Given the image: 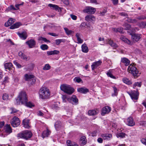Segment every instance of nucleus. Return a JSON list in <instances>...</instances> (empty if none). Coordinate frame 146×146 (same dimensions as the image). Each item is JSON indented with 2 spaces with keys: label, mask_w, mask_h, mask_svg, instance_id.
Here are the masks:
<instances>
[{
  "label": "nucleus",
  "mask_w": 146,
  "mask_h": 146,
  "mask_svg": "<svg viewBox=\"0 0 146 146\" xmlns=\"http://www.w3.org/2000/svg\"><path fill=\"white\" fill-rule=\"evenodd\" d=\"M91 135L92 137L96 136L97 135L98 132L97 131H94L92 132L91 133Z\"/></svg>",
  "instance_id": "nucleus-61"
},
{
  "label": "nucleus",
  "mask_w": 146,
  "mask_h": 146,
  "mask_svg": "<svg viewBox=\"0 0 146 146\" xmlns=\"http://www.w3.org/2000/svg\"><path fill=\"white\" fill-rule=\"evenodd\" d=\"M32 135V134L30 131L26 130L18 133L17 135V137L19 138L28 139L31 137Z\"/></svg>",
  "instance_id": "nucleus-4"
},
{
  "label": "nucleus",
  "mask_w": 146,
  "mask_h": 146,
  "mask_svg": "<svg viewBox=\"0 0 146 146\" xmlns=\"http://www.w3.org/2000/svg\"><path fill=\"white\" fill-rule=\"evenodd\" d=\"M85 20L88 22L94 21L95 18L93 15H87L85 17Z\"/></svg>",
  "instance_id": "nucleus-23"
},
{
  "label": "nucleus",
  "mask_w": 146,
  "mask_h": 146,
  "mask_svg": "<svg viewBox=\"0 0 146 146\" xmlns=\"http://www.w3.org/2000/svg\"><path fill=\"white\" fill-rule=\"evenodd\" d=\"M50 132L48 129L44 131L42 133V136L43 138L47 137L50 135Z\"/></svg>",
  "instance_id": "nucleus-31"
},
{
  "label": "nucleus",
  "mask_w": 146,
  "mask_h": 146,
  "mask_svg": "<svg viewBox=\"0 0 146 146\" xmlns=\"http://www.w3.org/2000/svg\"><path fill=\"white\" fill-rule=\"evenodd\" d=\"M142 84V82H135L133 84V88H135L136 87L140 88Z\"/></svg>",
  "instance_id": "nucleus-37"
},
{
  "label": "nucleus",
  "mask_w": 146,
  "mask_h": 146,
  "mask_svg": "<svg viewBox=\"0 0 146 146\" xmlns=\"http://www.w3.org/2000/svg\"><path fill=\"white\" fill-rule=\"evenodd\" d=\"M113 88L114 92V93L112 95L113 96H116L117 94V89L115 87H113Z\"/></svg>",
  "instance_id": "nucleus-58"
},
{
  "label": "nucleus",
  "mask_w": 146,
  "mask_h": 146,
  "mask_svg": "<svg viewBox=\"0 0 146 146\" xmlns=\"http://www.w3.org/2000/svg\"><path fill=\"white\" fill-rule=\"evenodd\" d=\"M127 93L133 101L138 99L139 93L137 89L136 91L134 90L130 92H128Z\"/></svg>",
  "instance_id": "nucleus-6"
},
{
  "label": "nucleus",
  "mask_w": 146,
  "mask_h": 146,
  "mask_svg": "<svg viewBox=\"0 0 146 146\" xmlns=\"http://www.w3.org/2000/svg\"><path fill=\"white\" fill-rule=\"evenodd\" d=\"M11 123L13 127H16L20 125V121L18 117L15 116L11 120Z\"/></svg>",
  "instance_id": "nucleus-7"
},
{
  "label": "nucleus",
  "mask_w": 146,
  "mask_h": 146,
  "mask_svg": "<svg viewBox=\"0 0 146 146\" xmlns=\"http://www.w3.org/2000/svg\"><path fill=\"white\" fill-rule=\"evenodd\" d=\"M50 92L49 90L45 87L41 88L39 91V97L40 98L44 99L49 98Z\"/></svg>",
  "instance_id": "nucleus-2"
},
{
  "label": "nucleus",
  "mask_w": 146,
  "mask_h": 146,
  "mask_svg": "<svg viewBox=\"0 0 146 146\" xmlns=\"http://www.w3.org/2000/svg\"><path fill=\"white\" fill-rule=\"evenodd\" d=\"M50 68V66L48 64H46L43 67V69L44 70H48Z\"/></svg>",
  "instance_id": "nucleus-53"
},
{
  "label": "nucleus",
  "mask_w": 146,
  "mask_h": 146,
  "mask_svg": "<svg viewBox=\"0 0 146 146\" xmlns=\"http://www.w3.org/2000/svg\"><path fill=\"white\" fill-rule=\"evenodd\" d=\"M48 6L51 8V9H54L56 11H62L63 9L62 8L59 7L57 5L54 4H49L48 5Z\"/></svg>",
  "instance_id": "nucleus-11"
},
{
  "label": "nucleus",
  "mask_w": 146,
  "mask_h": 146,
  "mask_svg": "<svg viewBox=\"0 0 146 146\" xmlns=\"http://www.w3.org/2000/svg\"><path fill=\"white\" fill-rule=\"evenodd\" d=\"M24 3L22 2L20 4H17L15 5V6L17 8V10L19 9V7L20 6L23 5Z\"/></svg>",
  "instance_id": "nucleus-56"
},
{
  "label": "nucleus",
  "mask_w": 146,
  "mask_h": 146,
  "mask_svg": "<svg viewBox=\"0 0 146 146\" xmlns=\"http://www.w3.org/2000/svg\"><path fill=\"white\" fill-rule=\"evenodd\" d=\"M77 91L78 92L84 94H86L89 92L88 89L85 88H79L78 89Z\"/></svg>",
  "instance_id": "nucleus-27"
},
{
  "label": "nucleus",
  "mask_w": 146,
  "mask_h": 146,
  "mask_svg": "<svg viewBox=\"0 0 146 146\" xmlns=\"http://www.w3.org/2000/svg\"><path fill=\"white\" fill-rule=\"evenodd\" d=\"M60 88L61 90L68 94H71L74 92V89L68 85L63 84L61 85Z\"/></svg>",
  "instance_id": "nucleus-3"
},
{
  "label": "nucleus",
  "mask_w": 146,
  "mask_h": 146,
  "mask_svg": "<svg viewBox=\"0 0 146 146\" xmlns=\"http://www.w3.org/2000/svg\"><path fill=\"white\" fill-rule=\"evenodd\" d=\"M111 71V70H109L106 74L108 77H110L112 78L115 79V77L112 74Z\"/></svg>",
  "instance_id": "nucleus-46"
},
{
  "label": "nucleus",
  "mask_w": 146,
  "mask_h": 146,
  "mask_svg": "<svg viewBox=\"0 0 146 146\" xmlns=\"http://www.w3.org/2000/svg\"><path fill=\"white\" fill-rule=\"evenodd\" d=\"M17 9L15 8L14 6L13 5H11L7 7L6 10L9 11L11 10H16Z\"/></svg>",
  "instance_id": "nucleus-47"
},
{
  "label": "nucleus",
  "mask_w": 146,
  "mask_h": 146,
  "mask_svg": "<svg viewBox=\"0 0 146 146\" xmlns=\"http://www.w3.org/2000/svg\"><path fill=\"white\" fill-rule=\"evenodd\" d=\"M48 34L53 36H58V34L52 33H48Z\"/></svg>",
  "instance_id": "nucleus-62"
},
{
  "label": "nucleus",
  "mask_w": 146,
  "mask_h": 146,
  "mask_svg": "<svg viewBox=\"0 0 146 146\" xmlns=\"http://www.w3.org/2000/svg\"><path fill=\"white\" fill-rule=\"evenodd\" d=\"M127 70L129 73H131L135 77H137L140 75V73H139L137 68L135 66L132 64L129 66Z\"/></svg>",
  "instance_id": "nucleus-5"
},
{
  "label": "nucleus",
  "mask_w": 146,
  "mask_h": 146,
  "mask_svg": "<svg viewBox=\"0 0 146 146\" xmlns=\"http://www.w3.org/2000/svg\"><path fill=\"white\" fill-rule=\"evenodd\" d=\"M111 110V108L108 106H105L102 109L101 114L104 115L105 114L108 113Z\"/></svg>",
  "instance_id": "nucleus-10"
},
{
  "label": "nucleus",
  "mask_w": 146,
  "mask_h": 146,
  "mask_svg": "<svg viewBox=\"0 0 146 146\" xmlns=\"http://www.w3.org/2000/svg\"><path fill=\"white\" fill-rule=\"evenodd\" d=\"M107 42H108V44L114 48H115L118 46L117 44L114 43L113 41L110 39H108L107 40Z\"/></svg>",
  "instance_id": "nucleus-25"
},
{
  "label": "nucleus",
  "mask_w": 146,
  "mask_h": 146,
  "mask_svg": "<svg viewBox=\"0 0 146 146\" xmlns=\"http://www.w3.org/2000/svg\"><path fill=\"white\" fill-rule=\"evenodd\" d=\"M68 146H78L77 144L74 142H72L70 140H68L66 142Z\"/></svg>",
  "instance_id": "nucleus-40"
},
{
  "label": "nucleus",
  "mask_w": 146,
  "mask_h": 146,
  "mask_svg": "<svg viewBox=\"0 0 146 146\" xmlns=\"http://www.w3.org/2000/svg\"><path fill=\"white\" fill-rule=\"evenodd\" d=\"M25 80H32L33 83H35V80L33 78V75L26 74L25 75Z\"/></svg>",
  "instance_id": "nucleus-18"
},
{
  "label": "nucleus",
  "mask_w": 146,
  "mask_h": 146,
  "mask_svg": "<svg viewBox=\"0 0 146 146\" xmlns=\"http://www.w3.org/2000/svg\"><path fill=\"white\" fill-rule=\"evenodd\" d=\"M121 62L123 63L125 66H128L129 65L130 63V61L129 60L125 57L121 58Z\"/></svg>",
  "instance_id": "nucleus-24"
},
{
  "label": "nucleus",
  "mask_w": 146,
  "mask_h": 146,
  "mask_svg": "<svg viewBox=\"0 0 146 146\" xmlns=\"http://www.w3.org/2000/svg\"><path fill=\"white\" fill-rule=\"evenodd\" d=\"M74 80L75 82H77L78 83H80L82 81V80L80 78L78 77H75L74 79Z\"/></svg>",
  "instance_id": "nucleus-50"
},
{
  "label": "nucleus",
  "mask_w": 146,
  "mask_h": 146,
  "mask_svg": "<svg viewBox=\"0 0 146 146\" xmlns=\"http://www.w3.org/2000/svg\"><path fill=\"white\" fill-rule=\"evenodd\" d=\"M4 67L5 69H8L10 70L13 66L12 63L10 62L5 63L4 64Z\"/></svg>",
  "instance_id": "nucleus-33"
},
{
  "label": "nucleus",
  "mask_w": 146,
  "mask_h": 146,
  "mask_svg": "<svg viewBox=\"0 0 146 146\" xmlns=\"http://www.w3.org/2000/svg\"><path fill=\"white\" fill-rule=\"evenodd\" d=\"M137 19L139 20H144L146 19V17L142 15L137 17Z\"/></svg>",
  "instance_id": "nucleus-60"
},
{
  "label": "nucleus",
  "mask_w": 146,
  "mask_h": 146,
  "mask_svg": "<svg viewBox=\"0 0 146 146\" xmlns=\"http://www.w3.org/2000/svg\"><path fill=\"white\" fill-rule=\"evenodd\" d=\"M123 82L127 84H132L131 81L127 78H124L123 79Z\"/></svg>",
  "instance_id": "nucleus-44"
},
{
  "label": "nucleus",
  "mask_w": 146,
  "mask_h": 146,
  "mask_svg": "<svg viewBox=\"0 0 146 146\" xmlns=\"http://www.w3.org/2000/svg\"><path fill=\"white\" fill-rule=\"evenodd\" d=\"M60 53V51L54 50L53 51H48L47 52V53L48 55H50L54 54H58Z\"/></svg>",
  "instance_id": "nucleus-28"
},
{
  "label": "nucleus",
  "mask_w": 146,
  "mask_h": 146,
  "mask_svg": "<svg viewBox=\"0 0 146 146\" xmlns=\"http://www.w3.org/2000/svg\"><path fill=\"white\" fill-rule=\"evenodd\" d=\"M76 36L77 38L78 43H82L83 42V40L80 38V34L79 33H77L76 35Z\"/></svg>",
  "instance_id": "nucleus-36"
},
{
  "label": "nucleus",
  "mask_w": 146,
  "mask_h": 146,
  "mask_svg": "<svg viewBox=\"0 0 146 146\" xmlns=\"http://www.w3.org/2000/svg\"><path fill=\"white\" fill-rule=\"evenodd\" d=\"M139 26L140 27L144 28L146 27V22H141L139 24Z\"/></svg>",
  "instance_id": "nucleus-49"
},
{
  "label": "nucleus",
  "mask_w": 146,
  "mask_h": 146,
  "mask_svg": "<svg viewBox=\"0 0 146 146\" xmlns=\"http://www.w3.org/2000/svg\"><path fill=\"white\" fill-rule=\"evenodd\" d=\"M13 63L18 68H21L22 67V66L19 63H18L16 61H14Z\"/></svg>",
  "instance_id": "nucleus-57"
},
{
  "label": "nucleus",
  "mask_w": 146,
  "mask_h": 146,
  "mask_svg": "<svg viewBox=\"0 0 146 146\" xmlns=\"http://www.w3.org/2000/svg\"><path fill=\"white\" fill-rule=\"evenodd\" d=\"M15 100L16 102L15 103L17 105H19L20 103L21 104H23L28 101L27 96L26 92L24 91L21 92Z\"/></svg>",
  "instance_id": "nucleus-1"
},
{
  "label": "nucleus",
  "mask_w": 146,
  "mask_h": 146,
  "mask_svg": "<svg viewBox=\"0 0 146 146\" xmlns=\"http://www.w3.org/2000/svg\"><path fill=\"white\" fill-rule=\"evenodd\" d=\"M39 40L44 41L45 42L50 43V41L48 40H47L46 38L42 37H40L39 39Z\"/></svg>",
  "instance_id": "nucleus-55"
},
{
  "label": "nucleus",
  "mask_w": 146,
  "mask_h": 146,
  "mask_svg": "<svg viewBox=\"0 0 146 146\" xmlns=\"http://www.w3.org/2000/svg\"><path fill=\"white\" fill-rule=\"evenodd\" d=\"M99 112V110H92L88 111V113L90 115H94L97 114Z\"/></svg>",
  "instance_id": "nucleus-29"
},
{
  "label": "nucleus",
  "mask_w": 146,
  "mask_h": 146,
  "mask_svg": "<svg viewBox=\"0 0 146 146\" xmlns=\"http://www.w3.org/2000/svg\"><path fill=\"white\" fill-rule=\"evenodd\" d=\"M40 48L42 50H45L48 49V46L46 44H42L40 46Z\"/></svg>",
  "instance_id": "nucleus-51"
},
{
  "label": "nucleus",
  "mask_w": 146,
  "mask_h": 146,
  "mask_svg": "<svg viewBox=\"0 0 146 146\" xmlns=\"http://www.w3.org/2000/svg\"><path fill=\"white\" fill-rule=\"evenodd\" d=\"M102 63V61L100 60L97 62H93L91 66L92 70H94L96 68L100 65Z\"/></svg>",
  "instance_id": "nucleus-15"
},
{
  "label": "nucleus",
  "mask_w": 146,
  "mask_h": 146,
  "mask_svg": "<svg viewBox=\"0 0 146 146\" xmlns=\"http://www.w3.org/2000/svg\"><path fill=\"white\" fill-rule=\"evenodd\" d=\"M120 38L122 41L125 43H126L129 45H131L132 44L131 41L129 40H128L127 38H126L125 36H122Z\"/></svg>",
  "instance_id": "nucleus-30"
},
{
  "label": "nucleus",
  "mask_w": 146,
  "mask_h": 146,
  "mask_svg": "<svg viewBox=\"0 0 146 146\" xmlns=\"http://www.w3.org/2000/svg\"><path fill=\"white\" fill-rule=\"evenodd\" d=\"M101 136L104 140H110L112 137V135L111 134L106 133L101 134Z\"/></svg>",
  "instance_id": "nucleus-16"
},
{
  "label": "nucleus",
  "mask_w": 146,
  "mask_h": 146,
  "mask_svg": "<svg viewBox=\"0 0 146 146\" xmlns=\"http://www.w3.org/2000/svg\"><path fill=\"white\" fill-rule=\"evenodd\" d=\"M15 20L13 18H10L7 22L5 24V25L6 27H8L11 25L14 22Z\"/></svg>",
  "instance_id": "nucleus-22"
},
{
  "label": "nucleus",
  "mask_w": 146,
  "mask_h": 146,
  "mask_svg": "<svg viewBox=\"0 0 146 146\" xmlns=\"http://www.w3.org/2000/svg\"><path fill=\"white\" fill-rule=\"evenodd\" d=\"M64 40L63 39H57L55 40L56 44L59 45L61 42H64Z\"/></svg>",
  "instance_id": "nucleus-54"
},
{
  "label": "nucleus",
  "mask_w": 146,
  "mask_h": 146,
  "mask_svg": "<svg viewBox=\"0 0 146 146\" xmlns=\"http://www.w3.org/2000/svg\"><path fill=\"white\" fill-rule=\"evenodd\" d=\"M140 125L145 126L146 125V121H141L139 122Z\"/></svg>",
  "instance_id": "nucleus-59"
},
{
  "label": "nucleus",
  "mask_w": 146,
  "mask_h": 146,
  "mask_svg": "<svg viewBox=\"0 0 146 146\" xmlns=\"http://www.w3.org/2000/svg\"><path fill=\"white\" fill-rule=\"evenodd\" d=\"M17 33L20 38L23 40L26 39L27 36V34L25 32H24L21 33L18 32Z\"/></svg>",
  "instance_id": "nucleus-20"
},
{
  "label": "nucleus",
  "mask_w": 146,
  "mask_h": 146,
  "mask_svg": "<svg viewBox=\"0 0 146 146\" xmlns=\"http://www.w3.org/2000/svg\"><path fill=\"white\" fill-rule=\"evenodd\" d=\"M23 105H24L30 108L34 106V104L30 102H28V101H27L25 103L23 104Z\"/></svg>",
  "instance_id": "nucleus-43"
},
{
  "label": "nucleus",
  "mask_w": 146,
  "mask_h": 146,
  "mask_svg": "<svg viewBox=\"0 0 146 146\" xmlns=\"http://www.w3.org/2000/svg\"><path fill=\"white\" fill-rule=\"evenodd\" d=\"M127 21L129 23H135L137 22V21L136 19H132L131 18H128Z\"/></svg>",
  "instance_id": "nucleus-45"
},
{
  "label": "nucleus",
  "mask_w": 146,
  "mask_h": 146,
  "mask_svg": "<svg viewBox=\"0 0 146 146\" xmlns=\"http://www.w3.org/2000/svg\"><path fill=\"white\" fill-rule=\"evenodd\" d=\"M62 101L63 102H70L71 101V99L70 97L65 95H63L62 96Z\"/></svg>",
  "instance_id": "nucleus-26"
},
{
  "label": "nucleus",
  "mask_w": 146,
  "mask_h": 146,
  "mask_svg": "<svg viewBox=\"0 0 146 146\" xmlns=\"http://www.w3.org/2000/svg\"><path fill=\"white\" fill-rule=\"evenodd\" d=\"M4 129L5 132L8 134L12 132V129L9 125H6L4 127Z\"/></svg>",
  "instance_id": "nucleus-12"
},
{
  "label": "nucleus",
  "mask_w": 146,
  "mask_h": 146,
  "mask_svg": "<svg viewBox=\"0 0 146 146\" xmlns=\"http://www.w3.org/2000/svg\"><path fill=\"white\" fill-rule=\"evenodd\" d=\"M127 123L128 125L132 126H134L135 123L132 117H129L127 119Z\"/></svg>",
  "instance_id": "nucleus-14"
},
{
  "label": "nucleus",
  "mask_w": 146,
  "mask_h": 146,
  "mask_svg": "<svg viewBox=\"0 0 146 146\" xmlns=\"http://www.w3.org/2000/svg\"><path fill=\"white\" fill-rule=\"evenodd\" d=\"M141 35L139 34H135L132 35V38L133 42H137L141 38Z\"/></svg>",
  "instance_id": "nucleus-13"
},
{
  "label": "nucleus",
  "mask_w": 146,
  "mask_h": 146,
  "mask_svg": "<svg viewBox=\"0 0 146 146\" xmlns=\"http://www.w3.org/2000/svg\"><path fill=\"white\" fill-rule=\"evenodd\" d=\"M123 26L125 27V29L126 30H129L131 27V25L127 23H125L123 25Z\"/></svg>",
  "instance_id": "nucleus-52"
},
{
  "label": "nucleus",
  "mask_w": 146,
  "mask_h": 146,
  "mask_svg": "<svg viewBox=\"0 0 146 146\" xmlns=\"http://www.w3.org/2000/svg\"><path fill=\"white\" fill-rule=\"evenodd\" d=\"M18 55L22 59L25 60H27V57L22 52H19L18 53Z\"/></svg>",
  "instance_id": "nucleus-35"
},
{
  "label": "nucleus",
  "mask_w": 146,
  "mask_h": 146,
  "mask_svg": "<svg viewBox=\"0 0 146 146\" xmlns=\"http://www.w3.org/2000/svg\"><path fill=\"white\" fill-rule=\"evenodd\" d=\"M29 119H24L23 121V126L26 128L29 129L30 127L29 123Z\"/></svg>",
  "instance_id": "nucleus-21"
},
{
  "label": "nucleus",
  "mask_w": 146,
  "mask_h": 146,
  "mask_svg": "<svg viewBox=\"0 0 146 146\" xmlns=\"http://www.w3.org/2000/svg\"><path fill=\"white\" fill-rule=\"evenodd\" d=\"M71 101L70 103H71L72 104H77L78 102V99L75 95L72 96L71 97H70Z\"/></svg>",
  "instance_id": "nucleus-17"
},
{
  "label": "nucleus",
  "mask_w": 146,
  "mask_h": 146,
  "mask_svg": "<svg viewBox=\"0 0 146 146\" xmlns=\"http://www.w3.org/2000/svg\"><path fill=\"white\" fill-rule=\"evenodd\" d=\"M13 95L12 94L9 96L7 94H4L2 96V99L4 100H10L13 98Z\"/></svg>",
  "instance_id": "nucleus-19"
},
{
  "label": "nucleus",
  "mask_w": 146,
  "mask_h": 146,
  "mask_svg": "<svg viewBox=\"0 0 146 146\" xmlns=\"http://www.w3.org/2000/svg\"><path fill=\"white\" fill-rule=\"evenodd\" d=\"M64 30L66 34L68 35H70L74 33L73 31L71 30H69L66 27L64 28Z\"/></svg>",
  "instance_id": "nucleus-39"
},
{
  "label": "nucleus",
  "mask_w": 146,
  "mask_h": 146,
  "mask_svg": "<svg viewBox=\"0 0 146 146\" xmlns=\"http://www.w3.org/2000/svg\"><path fill=\"white\" fill-rule=\"evenodd\" d=\"M54 126L56 129L58 130L61 127V123L60 121H57L54 124Z\"/></svg>",
  "instance_id": "nucleus-38"
},
{
  "label": "nucleus",
  "mask_w": 146,
  "mask_h": 146,
  "mask_svg": "<svg viewBox=\"0 0 146 146\" xmlns=\"http://www.w3.org/2000/svg\"><path fill=\"white\" fill-rule=\"evenodd\" d=\"M36 41L33 39H31L26 41L25 43L28 45L30 48H32L35 47L36 45Z\"/></svg>",
  "instance_id": "nucleus-9"
},
{
  "label": "nucleus",
  "mask_w": 146,
  "mask_h": 146,
  "mask_svg": "<svg viewBox=\"0 0 146 146\" xmlns=\"http://www.w3.org/2000/svg\"><path fill=\"white\" fill-rule=\"evenodd\" d=\"M10 110H11V111L10 113L11 114L16 113L18 111L16 109L13 108H11Z\"/></svg>",
  "instance_id": "nucleus-63"
},
{
  "label": "nucleus",
  "mask_w": 146,
  "mask_h": 146,
  "mask_svg": "<svg viewBox=\"0 0 146 146\" xmlns=\"http://www.w3.org/2000/svg\"><path fill=\"white\" fill-rule=\"evenodd\" d=\"M126 135L124 133L120 132L118 133L117 134L116 136L117 137H120V138H123L125 137Z\"/></svg>",
  "instance_id": "nucleus-42"
},
{
  "label": "nucleus",
  "mask_w": 146,
  "mask_h": 146,
  "mask_svg": "<svg viewBox=\"0 0 146 146\" xmlns=\"http://www.w3.org/2000/svg\"><path fill=\"white\" fill-rule=\"evenodd\" d=\"M84 12L88 14H94L96 11L95 8L91 7H87L84 11Z\"/></svg>",
  "instance_id": "nucleus-8"
},
{
  "label": "nucleus",
  "mask_w": 146,
  "mask_h": 146,
  "mask_svg": "<svg viewBox=\"0 0 146 146\" xmlns=\"http://www.w3.org/2000/svg\"><path fill=\"white\" fill-rule=\"evenodd\" d=\"M82 51L84 53H87L88 51V49L85 44H84L82 46Z\"/></svg>",
  "instance_id": "nucleus-32"
},
{
  "label": "nucleus",
  "mask_w": 146,
  "mask_h": 146,
  "mask_svg": "<svg viewBox=\"0 0 146 146\" xmlns=\"http://www.w3.org/2000/svg\"><path fill=\"white\" fill-rule=\"evenodd\" d=\"M21 25V23L19 22L15 23L12 25L11 26L10 28V29H13L15 28H18Z\"/></svg>",
  "instance_id": "nucleus-34"
},
{
  "label": "nucleus",
  "mask_w": 146,
  "mask_h": 146,
  "mask_svg": "<svg viewBox=\"0 0 146 146\" xmlns=\"http://www.w3.org/2000/svg\"><path fill=\"white\" fill-rule=\"evenodd\" d=\"M112 29L113 31L116 32H118L120 33H123V28L122 27H119L117 29L113 28Z\"/></svg>",
  "instance_id": "nucleus-41"
},
{
  "label": "nucleus",
  "mask_w": 146,
  "mask_h": 146,
  "mask_svg": "<svg viewBox=\"0 0 146 146\" xmlns=\"http://www.w3.org/2000/svg\"><path fill=\"white\" fill-rule=\"evenodd\" d=\"M80 140L82 141V143L84 145H85L86 143V139L85 136H82L80 138Z\"/></svg>",
  "instance_id": "nucleus-48"
},
{
  "label": "nucleus",
  "mask_w": 146,
  "mask_h": 146,
  "mask_svg": "<svg viewBox=\"0 0 146 146\" xmlns=\"http://www.w3.org/2000/svg\"><path fill=\"white\" fill-rule=\"evenodd\" d=\"M107 11L106 9H104L102 12H100V15L102 16L104 15Z\"/></svg>",
  "instance_id": "nucleus-64"
}]
</instances>
